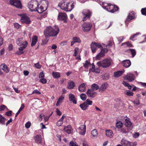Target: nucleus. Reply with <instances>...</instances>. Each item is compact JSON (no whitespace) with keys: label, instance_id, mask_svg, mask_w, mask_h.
Listing matches in <instances>:
<instances>
[{"label":"nucleus","instance_id":"nucleus-1","mask_svg":"<svg viewBox=\"0 0 146 146\" xmlns=\"http://www.w3.org/2000/svg\"><path fill=\"white\" fill-rule=\"evenodd\" d=\"M59 32V29L57 26L47 27L44 31V34L46 37H54L56 36Z\"/></svg>","mask_w":146,"mask_h":146},{"label":"nucleus","instance_id":"nucleus-2","mask_svg":"<svg viewBox=\"0 0 146 146\" xmlns=\"http://www.w3.org/2000/svg\"><path fill=\"white\" fill-rule=\"evenodd\" d=\"M58 6L61 9L66 12L72 11L74 7V5L72 3L67 1H63L59 3Z\"/></svg>","mask_w":146,"mask_h":146},{"label":"nucleus","instance_id":"nucleus-3","mask_svg":"<svg viewBox=\"0 0 146 146\" xmlns=\"http://www.w3.org/2000/svg\"><path fill=\"white\" fill-rule=\"evenodd\" d=\"M103 7L108 11L112 13H114L118 10V7L115 5H113L109 3L107 4L103 3Z\"/></svg>","mask_w":146,"mask_h":146},{"label":"nucleus","instance_id":"nucleus-4","mask_svg":"<svg viewBox=\"0 0 146 146\" xmlns=\"http://www.w3.org/2000/svg\"><path fill=\"white\" fill-rule=\"evenodd\" d=\"M16 44L19 46V50H23L27 46L28 42L27 41H24L22 38H19L16 40Z\"/></svg>","mask_w":146,"mask_h":146},{"label":"nucleus","instance_id":"nucleus-5","mask_svg":"<svg viewBox=\"0 0 146 146\" xmlns=\"http://www.w3.org/2000/svg\"><path fill=\"white\" fill-rule=\"evenodd\" d=\"M112 60L111 59H106L101 61L97 63V65L99 67L106 68L109 67L111 64Z\"/></svg>","mask_w":146,"mask_h":146},{"label":"nucleus","instance_id":"nucleus-6","mask_svg":"<svg viewBox=\"0 0 146 146\" xmlns=\"http://www.w3.org/2000/svg\"><path fill=\"white\" fill-rule=\"evenodd\" d=\"M82 20L83 21H86L89 19L92 15V12L88 9H83L82 11Z\"/></svg>","mask_w":146,"mask_h":146},{"label":"nucleus","instance_id":"nucleus-7","mask_svg":"<svg viewBox=\"0 0 146 146\" xmlns=\"http://www.w3.org/2000/svg\"><path fill=\"white\" fill-rule=\"evenodd\" d=\"M38 4V2L37 1L32 0L28 3V7L31 11H36V6Z\"/></svg>","mask_w":146,"mask_h":146},{"label":"nucleus","instance_id":"nucleus-8","mask_svg":"<svg viewBox=\"0 0 146 146\" xmlns=\"http://www.w3.org/2000/svg\"><path fill=\"white\" fill-rule=\"evenodd\" d=\"M92 24L89 22H85L82 25V30L84 32H87L90 31L92 27Z\"/></svg>","mask_w":146,"mask_h":146},{"label":"nucleus","instance_id":"nucleus-9","mask_svg":"<svg viewBox=\"0 0 146 146\" xmlns=\"http://www.w3.org/2000/svg\"><path fill=\"white\" fill-rule=\"evenodd\" d=\"M19 16L21 17L20 19L21 22L22 23L29 24L31 23V20L30 18L25 14H21Z\"/></svg>","mask_w":146,"mask_h":146},{"label":"nucleus","instance_id":"nucleus-10","mask_svg":"<svg viewBox=\"0 0 146 146\" xmlns=\"http://www.w3.org/2000/svg\"><path fill=\"white\" fill-rule=\"evenodd\" d=\"M91 47L93 53H94L95 52L97 47L99 48L100 49L102 48V46L100 43L95 42H92L91 44Z\"/></svg>","mask_w":146,"mask_h":146},{"label":"nucleus","instance_id":"nucleus-11","mask_svg":"<svg viewBox=\"0 0 146 146\" xmlns=\"http://www.w3.org/2000/svg\"><path fill=\"white\" fill-rule=\"evenodd\" d=\"M10 4L17 8L21 9L22 6L20 1L19 0H10Z\"/></svg>","mask_w":146,"mask_h":146},{"label":"nucleus","instance_id":"nucleus-12","mask_svg":"<svg viewBox=\"0 0 146 146\" xmlns=\"http://www.w3.org/2000/svg\"><path fill=\"white\" fill-rule=\"evenodd\" d=\"M67 15L65 13H59L58 15V19L59 21H63L64 22H66Z\"/></svg>","mask_w":146,"mask_h":146},{"label":"nucleus","instance_id":"nucleus-13","mask_svg":"<svg viewBox=\"0 0 146 146\" xmlns=\"http://www.w3.org/2000/svg\"><path fill=\"white\" fill-rule=\"evenodd\" d=\"M124 79L127 80L128 81L131 82L134 80L135 78L134 75L131 73H128L124 77Z\"/></svg>","mask_w":146,"mask_h":146},{"label":"nucleus","instance_id":"nucleus-14","mask_svg":"<svg viewBox=\"0 0 146 146\" xmlns=\"http://www.w3.org/2000/svg\"><path fill=\"white\" fill-rule=\"evenodd\" d=\"M78 130L79 134L82 135H84L86 131V126L85 125H82L78 128Z\"/></svg>","mask_w":146,"mask_h":146},{"label":"nucleus","instance_id":"nucleus-15","mask_svg":"<svg viewBox=\"0 0 146 146\" xmlns=\"http://www.w3.org/2000/svg\"><path fill=\"white\" fill-rule=\"evenodd\" d=\"M86 94L88 96L92 98L94 97L96 95V92L92 89H89Z\"/></svg>","mask_w":146,"mask_h":146},{"label":"nucleus","instance_id":"nucleus-16","mask_svg":"<svg viewBox=\"0 0 146 146\" xmlns=\"http://www.w3.org/2000/svg\"><path fill=\"white\" fill-rule=\"evenodd\" d=\"M35 142L38 144H41L42 143L43 139L41 136L40 135H37L34 137Z\"/></svg>","mask_w":146,"mask_h":146},{"label":"nucleus","instance_id":"nucleus-17","mask_svg":"<svg viewBox=\"0 0 146 146\" xmlns=\"http://www.w3.org/2000/svg\"><path fill=\"white\" fill-rule=\"evenodd\" d=\"M46 9H44V7L43 6L40 5L38 3L37 6H36V11H37L39 13H41Z\"/></svg>","mask_w":146,"mask_h":146},{"label":"nucleus","instance_id":"nucleus-18","mask_svg":"<svg viewBox=\"0 0 146 146\" xmlns=\"http://www.w3.org/2000/svg\"><path fill=\"white\" fill-rule=\"evenodd\" d=\"M135 13L131 11L129 13L126 20L127 21H129L131 20L135 19Z\"/></svg>","mask_w":146,"mask_h":146},{"label":"nucleus","instance_id":"nucleus-19","mask_svg":"<svg viewBox=\"0 0 146 146\" xmlns=\"http://www.w3.org/2000/svg\"><path fill=\"white\" fill-rule=\"evenodd\" d=\"M108 86V85L107 83H103L99 88V92L101 93L103 92L105 89L107 88Z\"/></svg>","mask_w":146,"mask_h":146},{"label":"nucleus","instance_id":"nucleus-20","mask_svg":"<svg viewBox=\"0 0 146 146\" xmlns=\"http://www.w3.org/2000/svg\"><path fill=\"white\" fill-rule=\"evenodd\" d=\"M72 41L71 42V46H72L74 43H80L81 41L80 38L78 37H74L72 38Z\"/></svg>","mask_w":146,"mask_h":146},{"label":"nucleus","instance_id":"nucleus-21","mask_svg":"<svg viewBox=\"0 0 146 146\" xmlns=\"http://www.w3.org/2000/svg\"><path fill=\"white\" fill-rule=\"evenodd\" d=\"M122 146H131V142L125 139H122L121 142Z\"/></svg>","mask_w":146,"mask_h":146},{"label":"nucleus","instance_id":"nucleus-22","mask_svg":"<svg viewBox=\"0 0 146 146\" xmlns=\"http://www.w3.org/2000/svg\"><path fill=\"white\" fill-rule=\"evenodd\" d=\"M68 97L70 101L74 104H76V100L75 96L73 94L71 93L70 94H69Z\"/></svg>","mask_w":146,"mask_h":146},{"label":"nucleus","instance_id":"nucleus-23","mask_svg":"<svg viewBox=\"0 0 146 146\" xmlns=\"http://www.w3.org/2000/svg\"><path fill=\"white\" fill-rule=\"evenodd\" d=\"M75 86L74 82L72 80H70L68 83L67 88L69 89H73Z\"/></svg>","mask_w":146,"mask_h":146},{"label":"nucleus","instance_id":"nucleus-24","mask_svg":"<svg viewBox=\"0 0 146 146\" xmlns=\"http://www.w3.org/2000/svg\"><path fill=\"white\" fill-rule=\"evenodd\" d=\"M122 63L123 66L127 68L129 67L131 65V62L129 60H124L122 61Z\"/></svg>","mask_w":146,"mask_h":146},{"label":"nucleus","instance_id":"nucleus-25","mask_svg":"<svg viewBox=\"0 0 146 146\" xmlns=\"http://www.w3.org/2000/svg\"><path fill=\"white\" fill-rule=\"evenodd\" d=\"M64 97L65 96L63 95H61L60 96L56 104V106H60V104L63 102Z\"/></svg>","mask_w":146,"mask_h":146},{"label":"nucleus","instance_id":"nucleus-26","mask_svg":"<svg viewBox=\"0 0 146 146\" xmlns=\"http://www.w3.org/2000/svg\"><path fill=\"white\" fill-rule=\"evenodd\" d=\"M95 72L96 73H99L100 71L99 68H96L95 66H93V67H92V68H90L89 70V72Z\"/></svg>","mask_w":146,"mask_h":146},{"label":"nucleus","instance_id":"nucleus-27","mask_svg":"<svg viewBox=\"0 0 146 146\" xmlns=\"http://www.w3.org/2000/svg\"><path fill=\"white\" fill-rule=\"evenodd\" d=\"M66 115H63L60 119L57 121L56 125L58 126H60L62 125L63 123L64 119Z\"/></svg>","mask_w":146,"mask_h":146},{"label":"nucleus","instance_id":"nucleus-28","mask_svg":"<svg viewBox=\"0 0 146 146\" xmlns=\"http://www.w3.org/2000/svg\"><path fill=\"white\" fill-rule=\"evenodd\" d=\"M86 84L83 83L81 84L78 87V90L81 92H84L85 91L86 89Z\"/></svg>","mask_w":146,"mask_h":146},{"label":"nucleus","instance_id":"nucleus-29","mask_svg":"<svg viewBox=\"0 0 146 146\" xmlns=\"http://www.w3.org/2000/svg\"><path fill=\"white\" fill-rule=\"evenodd\" d=\"M125 125L126 127H131V126L132 123L130 121L129 118L126 117L125 118Z\"/></svg>","mask_w":146,"mask_h":146},{"label":"nucleus","instance_id":"nucleus-30","mask_svg":"<svg viewBox=\"0 0 146 146\" xmlns=\"http://www.w3.org/2000/svg\"><path fill=\"white\" fill-rule=\"evenodd\" d=\"M72 128L70 125H68L64 127V130L68 134H70L71 133Z\"/></svg>","mask_w":146,"mask_h":146},{"label":"nucleus","instance_id":"nucleus-31","mask_svg":"<svg viewBox=\"0 0 146 146\" xmlns=\"http://www.w3.org/2000/svg\"><path fill=\"white\" fill-rule=\"evenodd\" d=\"M0 67L5 72L8 73L9 71V68L7 66L4 64H2L0 66Z\"/></svg>","mask_w":146,"mask_h":146},{"label":"nucleus","instance_id":"nucleus-32","mask_svg":"<svg viewBox=\"0 0 146 146\" xmlns=\"http://www.w3.org/2000/svg\"><path fill=\"white\" fill-rule=\"evenodd\" d=\"M38 40V37L36 35L33 36L31 45L32 46H34Z\"/></svg>","mask_w":146,"mask_h":146},{"label":"nucleus","instance_id":"nucleus-33","mask_svg":"<svg viewBox=\"0 0 146 146\" xmlns=\"http://www.w3.org/2000/svg\"><path fill=\"white\" fill-rule=\"evenodd\" d=\"M106 134L107 136L110 138H111L113 136L112 131L111 130H106Z\"/></svg>","mask_w":146,"mask_h":146},{"label":"nucleus","instance_id":"nucleus-34","mask_svg":"<svg viewBox=\"0 0 146 146\" xmlns=\"http://www.w3.org/2000/svg\"><path fill=\"white\" fill-rule=\"evenodd\" d=\"M104 51L101 50L100 52L96 56V59L98 60H100L104 56Z\"/></svg>","mask_w":146,"mask_h":146},{"label":"nucleus","instance_id":"nucleus-35","mask_svg":"<svg viewBox=\"0 0 146 146\" xmlns=\"http://www.w3.org/2000/svg\"><path fill=\"white\" fill-rule=\"evenodd\" d=\"M41 3L42 4L41 5L43 6L44 9H46L48 5V1L46 0H42Z\"/></svg>","mask_w":146,"mask_h":146},{"label":"nucleus","instance_id":"nucleus-36","mask_svg":"<svg viewBox=\"0 0 146 146\" xmlns=\"http://www.w3.org/2000/svg\"><path fill=\"white\" fill-rule=\"evenodd\" d=\"M124 71H118L115 72L114 74V76L115 77H118L120 76L124 72Z\"/></svg>","mask_w":146,"mask_h":146},{"label":"nucleus","instance_id":"nucleus-37","mask_svg":"<svg viewBox=\"0 0 146 146\" xmlns=\"http://www.w3.org/2000/svg\"><path fill=\"white\" fill-rule=\"evenodd\" d=\"M123 125V124L121 121H117L115 124V126L117 129H121Z\"/></svg>","mask_w":146,"mask_h":146},{"label":"nucleus","instance_id":"nucleus-38","mask_svg":"<svg viewBox=\"0 0 146 146\" xmlns=\"http://www.w3.org/2000/svg\"><path fill=\"white\" fill-rule=\"evenodd\" d=\"M126 52L131 54L132 55V57H134L136 54V51L134 49H130L127 50Z\"/></svg>","mask_w":146,"mask_h":146},{"label":"nucleus","instance_id":"nucleus-39","mask_svg":"<svg viewBox=\"0 0 146 146\" xmlns=\"http://www.w3.org/2000/svg\"><path fill=\"white\" fill-rule=\"evenodd\" d=\"M52 75L53 78H57L60 77V74L59 73L56 72H53L52 73Z\"/></svg>","mask_w":146,"mask_h":146},{"label":"nucleus","instance_id":"nucleus-40","mask_svg":"<svg viewBox=\"0 0 146 146\" xmlns=\"http://www.w3.org/2000/svg\"><path fill=\"white\" fill-rule=\"evenodd\" d=\"M80 107L82 110H86L88 107L86 103L84 102L83 103L81 104L80 105Z\"/></svg>","mask_w":146,"mask_h":146},{"label":"nucleus","instance_id":"nucleus-41","mask_svg":"<svg viewBox=\"0 0 146 146\" xmlns=\"http://www.w3.org/2000/svg\"><path fill=\"white\" fill-rule=\"evenodd\" d=\"M99 86L98 85L96 84H93L91 86V89L94 91L99 89Z\"/></svg>","mask_w":146,"mask_h":146},{"label":"nucleus","instance_id":"nucleus-42","mask_svg":"<svg viewBox=\"0 0 146 146\" xmlns=\"http://www.w3.org/2000/svg\"><path fill=\"white\" fill-rule=\"evenodd\" d=\"M84 66L86 68L88 69V68L91 65V64L89 62L88 60H86L85 63H83Z\"/></svg>","mask_w":146,"mask_h":146},{"label":"nucleus","instance_id":"nucleus-43","mask_svg":"<svg viewBox=\"0 0 146 146\" xmlns=\"http://www.w3.org/2000/svg\"><path fill=\"white\" fill-rule=\"evenodd\" d=\"M91 134L93 137H96L98 135V133L97 130L96 129L93 130L91 132Z\"/></svg>","mask_w":146,"mask_h":146},{"label":"nucleus","instance_id":"nucleus-44","mask_svg":"<svg viewBox=\"0 0 146 146\" xmlns=\"http://www.w3.org/2000/svg\"><path fill=\"white\" fill-rule=\"evenodd\" d=\"M124 45H125V46H128L129 47H131L132 46V44L129 42H126L124 43H123L121 45L123 46Z\"/></svg>","mask_w":146,"mask_h":146},{"label":"nucleus","instance_id":"nucleus-45","mask_svg":"<svg viewBox=\"0 0 146 146\" xmlns=\"http://www.w3.org/2000/svg\"><path fill=\"white\" fill-rule=\"evenodd\" d=\"M5 118L1 115H0V123L2 124H4L5 123Z\"/></svg>","mask_w":146,"mask_h":146},{"label":"nucleus","instance_id":"nucleus-46","mask_svg":"<svg viewBox=\"0 0 146 146\" xmlns=\"http://www.w3.org/2000/svg\"><path fill=\"white\" fill-rule=\"evenodd\" d=\"M120 132L123 133H125L129 132V130L127 128H123L121 129Z\"/></svg>","mask_w":146,"mask_h":146},{"label":"nucleus","instance_id":"nucleus-47","mask_svg":"<svg viewBox=\"0 0 146 146\" xmlns=\"http://www.w3.org/2000/svg\"><path fill=\"white\" fill-rule=\"evenodd\" d=\"M84 102L88 106L89 105H91L92 104V101L90 100L89 99H87L86 100V101Z\"/></svg>","mask_w":146,"mask_h":146},{"label":"nucleus","instance_id":"nucleus-48","mask_svg":"<svg viewBox=\"0 0 146 146\" xmlns=\"http://www.w3.org/2000/svg\"><path fill=\"white\" fill-rule=\"evenodd\" d=\"M81 99L83 100H85L86 98V96L84 94H82L80 96Z\"/></svg>","mask_w":146,"mask_h":146},{"label":"nucleus","instance_id":"nucleus-49","mask_svg":"<svg viewBox=\"0 0 146 146\" xmlns=\"http://www.w3.org/2000/svg\"><path fill=\"white\" fill-rule=\"evenodd\" d=\"M125 94L128 96H133V93L129 90L126 91Z\"/></svg>","mask_w":146,"mask_h":146},{"label":"nucleus","instance_id":"nucleus-50","mask_svg":"<svg viewBox=\"0 0 146 146\" xmlns=\"http://www.w3.org/2000/svg\"><path fill=\"white\" fill-rule=\"evenodd\" d=\"M79 50V49L78 48L76 47L74 49V56H76L78 54Z\"/></svg>","mask_w":146,"mask_h":146},{"label":"nucleus","instance_id":"nucleus-51","mask_svg":"<svg viewBox=\"0 0 146 146\" xmlns=\"http://www.w3.org/2000/svg\"><path fill=\"white\" fill-rule=\"evenodd\" d=\"M5 109H6L7 110H8L7 107L5 105H2L0 106V111L4 110Z\"/></svg>","mask_w":146,"mask_h":146},{"label":"nucleus","instance_id":"nucleus-52","mask_svg":"<svg viewBox=\"0 0 146 146\" xmlns=\"http://www.w3.org/2000/svg\"><path fill=\"white\" fill-rule=\"evenodd\" d=\"M141 11L142 15L146 16V8L142 9Z\"/></svg>","mask_w":146,"mask_h":146},{"label":"nucleus","instance_id":"nucleus-53","mask_svg":"<svg viewBox=\"0 0 146 146\" xmlns=\"http://www.w3.org/2000/svg\"><path fill=\"white\" fill-rule=\"evenodd\" d=\"M40 82L43 84H46L47 82V81L46 79L44 78H41L40 80Z\"/></svg>","mask_w":146,"mask_h":146},{"label":"nucleus","instance_id":"nucleus-54","mask_svg":"<svg viewBox=\"0 0 146 146\" xmlns=\"http://www.w3.org/2000/svg\"><path fill=\"white\" fill-rule=\"evenodd\" d=\"M41 92H40L37 89L35 90L34 91H33V92L31 94H41Z\"/></svg>","mask_w":146,"mask_h":146},{"label":"nucleus","instance_id":"nucleus-55","mask_svg":"<svg viewBox=\"0 0 146 146\" xmlns=\"http://www.w3.org/2000/svg\"><path fill=\"white\" fill-rule=\"evenodd\" d=\"M69 145L70 146H78L76 143L74 142L73 141L70 142Z\"/></svg>","mask_w":146,"mask_h":146},{"label":"nucleus","instance_id":"nucleus-56","mask_svg":"<svg viewBox=\"0 0 146 146\" xmlns=\"http://www.w3.org/2000/svg\"><path fill=\"white\" fill-rule=\"evenodd\" d=\"M140 34V33H135V34H134L133 35H132V36H131L130 38V39L131 40H133V39L137 35H139Z\"/></svg>","mask_w":146,"mask_h":146},{"label":"nucleus","instance_id":"nucleus-57","mask_svg":"<svg viewBox=\"0 0 146 146\" xmlns=\"http://www.w3.org/2000/svg\"><path fill=\"white\" fill-rule=\"evenodd\" d=\"M14 27L17 29H19L21 27V25L17 23L14 24Z\"/></svg>","mask_w":146,"mask_h":146},{"label":"nucleus","instance_id":"nucleus-58","mask_svg":"<svg viewBox=\"0 0 146 146\" xmlns=\"http://www.w3.org/2000/svg\"><path fill=\"white\" fill-rule=\"evenodd\" d=\"M48 40L46 39H44L42 40L41 44L42 45H45L48 42Z\"/></svg>","mask_w":146,"mask_h":146},{"label":"nucleus","instance_id":"nucleus-59","mask_svg":"<svg viewBox=\"0 0 146 146\" xmlns=\"http://www.w3.org/2000/svg\"><path fill=\"white\" fill-rule=\"evenodd\" d=\"M139 133H135L134 134H133V137L134 138H137L138 137H139Z\"/></svg>","mask_w":146,"mask_h":146},{"label":"nucleus","instance_id":"nucleus-60","mask_svg":"<svg viewBox=\"0 0 146 146\" xmlns=\"http://www.w3.org/2000/svg\"><path fill=\"white\" fill-rule=\"evenodd\" d=\"M31 123L30 122H27L25 124V127L26 128H28L30 127Z\"/></svg>","mask_w":146,"mask_h":146},{"label":"nucleus","instance_id":"nucleus-61","mask_svg":"<svg viewBox=\"0 0 146 146\" xmlns=\"http://www.w3.org/2000/svg\"><path fill=\"white\" fill-rule=\"evenodd\" d=\"M56 114L57 115L60 116L61 115V114H62L61 112L60 111V110L58 108L56 109Z\"/></svg>","mask_w":146,"mask_h":146},{"label":"nucleus","instance_id":"nucleus-62","mask_svg":"<svg viewBox=\"0 0 146 146\" xmlns=\"http://www.w3.org/2000/svg\"><path fill=\"white\" fill-rule=\"evenodd\" d=\"M12 111H9L6 112L5 113V114L8 116H11L12 115Z\"/></svg>","mask_w":146,"mask_h":146},{"label":"nucleus","instance_id":"nucleus-63","mask_svg":"<svg viewBox=\"0 0 146 146\" xmlns=\"http://www.w3.org/2000/svg\"><path fill=\"white\" fill-rule=\"evenodd\" d=\"M44 75L43 72H40L39 75V78H44Z\"/></svg>","mask_w":146,"mask_h":146},{"label":"nucleus","instance_id":"nucleus-64","mask_svg":"<svg viewBox=\"0 0 146 146\" xmlns=\"http://www.w3.org/2000/svg\"><path fill=\"white\" fill-rule=\"evenodd\" d=\"M35 66L36 68L39 69L41 68V66L38 62L35 64Z\"/></svg>","mask_w":146,"mask_h":146}]
</instances>
